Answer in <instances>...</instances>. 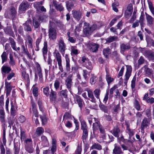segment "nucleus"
<instances>
[{
    "instance_id": "1",
    "label": "nucleus",
    "mask_w": 154,
    "mask_h": 154,
    "mask_svg": "<svg viewBox=\"0 0 154 154\" xmlns=\"http://www.w3.org/2000/svg\"><path fill=\"white\" fill-rule=\"evenodd\" d=\"M53 23L50 21V26L48 29V36L51 40H55L57 38V32L56 30L51 26Z\"/></svg>"
},
{
    "instance_id": "2",
    "label": "nucleus",
    "mask_w": 154,
    "mask_h": 154,
    "mask_svg": "<svg viewBox=\"0 0 154 154\" xmlns=\"http://www.w3.org/2000/svg\"><path fill=\"white\" fill-rule=\"evenodd\" d=\"M142 49L141 52L149 60L154 62V52L150 50H143V48H140Z\"/></svg>"
},
{
    "instance_id": "3",
    "label": "nucleus",
    "mask_w": 154,
    "mask_h": 154,
    "mask_svg": "<svg viewBox=\"0 0 154 154\" xmlns=\"http://www.w3.org/2000/svg\"><path fill=\"white\" fill-rule=\"evenodd\" d=\"M55 57L59 66V69L61 72L63 71V66L62 65L61 56L58 51L56 52V50L53 53Z\"/></svg>"
},
{
    "instance_id": "4",
    "label": "nucleus",
    "mask_w": 154,
    "mask_h": 154,
    "mask_svg": "<svg viewBox=\"0 0 154 154\" xmlns=\"http://www.w3.org/2000/svg\"><path fill=\"white\" fill-rule=\"evenodd\" d=\"M72 75L70 74L65 80V85L66 88L69 90V92L71 93V87L72 85Z\"/></svg>"
},
{
    "instance_id": "5",
    "label": "nucleus",
    "mask_w": 154,
    "mask_h": 154,
    "mask_svg": "<svg viewBox=\"0 0 154 154\" xmlns=\"http://www.w3.org/2000/svg\"><path fill=\"white\" fill-rule=\"evenodd\" d=\"M58 45L60 52L62 55L64 54L66 49V45L64 42L63 38L61 37L60 38L58 41Z\"/></svg>"
},
{
    "instance_id": "6",
    "label": "nucleus",
    "mask_w": 154,
    "mask_h": 154,
    "mask_svg": "<svg viewBox=\"0 0 154 154\" xmlns=\"http://www.w3.org/2000/svg\"><path fill=\"white\" fill-rule=\"evenodd\" d=\"M150 124L149 121L146 117H144L141 123L140 128L142 133L144 132V129L149 126Z\"/></svg>"
},
{
    "instance_id": "7",
    "label": "nucleus",
    "mask_w": 154,
    "mask_h": 154,
    "mask_svg": "<svg viewBox=\"0 0 154 154\" xmlns=\"http://www.w3.org/2000/svg\"><path fill=\"white\" fill-rule=\"evenodd\" d=\"M132 71V68L131 66L129 65L126 66V71L125 75V79L124 83L126 85L128 81Z\"/></svg>"
},
{
    "instance_id": "8",
    "label": "nucleus",
    "mask_w": 154,
    "mask_h": 154,
    "mask_svg": "<svg viewBox=\"0 0 154 154\" xmlns=\"http://www.w3.org/2000/svg\"><path fill=\"white\" fill-rule=\"evenodd\" d=\"M32 23V20L30 18H29L23 23V25L24 26V30L27 32H31L32 31L31 26L29 25V24Z\"/></svg>"
},
{
    "instance_id": "9",
    "label": "nucleus",
    "mask_w": 154,
    "mask_h": 154,
    "mask_svg": "<svg viewBox=\"0 0 154 154\" xmlns=\"http://www.w3.org/2000/svg\"><path fill=\"white\" fill-rule=\"evenodd\" d=\"M120 52L124 54L125 51L128 50L131 48L130 45L128 43H121L120 45Z\"/></svg>"
},
{
    "instance_id": "10",
    "label": "nucleus",
    "mask_w": 154,
    "mask_h": 154,
    "mask_svg": "<svg viewBox=\"0 0 154 154\" xmlns=\"http://www.w3.org/2000/svg\"><path fill=\"white\" fill-rule=\"evenodd\" d=\"M52 5L54 6V8L57 11L60 12L63 11L64 8L61 3H59L56 0H53Z\"/></svg>"
},
{
    "instance_id": "11",
    "label": "nucleus",
    "mask_w": 154,
    "mask_h": 154,
    "mask_svg": "<svg viewBox=\"0 0 154 154\" xmlns=\"http://www.w3.org/2000/svg\"><path fill=\"white\" fill-rule=\"evenodd\" d=\"M88 49L92 52H96L98 49L99 45L94 43H90L88 46Z\"/></svg>"
},
{
    "instance_id": "12",
    "label": "nucleus",
    "mask_w": 154,
    "mask_h": 154,
    "mask_svg": "<svg viewBox=\"0 0 154 154\" xmlns=\"http://www.w3.org/2000/svg\"><path fill=\"white\" fill-rule=\"evenodd\" d=\"M146 19L147 22V25L149 27H151L152 26L153 22L154 21V18L145 12Z\"/></svg>"
},
{
    "instance_id": "13",
    "label": "nucleus",
    "mask_w": 154,
    "mask_h": 154,
    "mask_svg": "<svg viewBox=\"0 0 154 154\" xmlns=\"http://www.w3.org/2000/svg\"><path fill=\"white\" fill-rule=\"evenodd\" d=\"M30 6V4L26 1H23L19 6V9L21 11H25Z\"/></svg>"
},
{
    "instance_id": "14",
    "label": "nucleus",
    "mask_w": 154,
    "mask_h": 154,
    "mask_svg": "<svg viewBox=\"0 0 154 154\" xmlns=\"http://www.w3.org/2000/svg\"><path fill=\"white\" fill-rule=\"evenodd\" d=\"M72 12L73 17L78 21L79 20L82 15L81 11L80 10H73Z\"/></svg>"
},
{
    "instance_id": "15",
    "label": "nucleus",
    "mask_w": 154,
    "mask_h": 154,
    "mask_svg": "<svg viewBox=\"0 0 154 154\" xmlns=\"http://www.w3.org/2000/svg\"><path fill=\"white\" fill-rule=\"evenodd\" d=\"M86 91L87 92L88 97L91 99V101L94 103H96V100L94 97L93 92L90 89H87Z\"/></svg>"
},
{
    "instance_id": "16",
    "label": "nucleus",
    "mask_w": 154,
    "mask_h": 154,
    "mask_svg": "<svg viewBox=\"0 0 154 154\" xmlns=\"http://www.w3.org/2000/svg\"><path fill=\"white\" fill-rule=\"evenodd\" d=\"M94 122L93 124V131H96L98 130V128L101 125L98 119L94 118Z\"/></svg>"
},
{
    "instance_id": "17",
    "label": "nucleus",
    "mask_w": 154,
    "mask_h": 154,
    "mask_svg": "<svg viewBox=\"0 0 154 154\" xmlns=\"http://www.w3.org/2000/svg\"><path fill=\"white\" fill-rule=\"evenodd\" d=\"M32 25L35 29L39 28L41 25V23L38 19L35 17L32 18Z\"/></svg>"
},
{
    "instance_id": "18",
    "label": "nucleus",
    "mask_w": 154,
    "mask_h": 154,
    "mask_svg": "<svg viewBox=\"0 0 154 154\" xmlns=\"http://www.w3.org/2000/svg\"><path fill=\"white\" fill-rule=\"evenodd\" d=\"M120 130L119 127L116 126L110 131V132L116 137H118Z\"/></svg>"
},
{
    "instance_id": "19",
    "label": "nucleus",
    "mask_w": 154,
    "mask_h": 154,
    "mask_svg": "<svg viewBox=\"0 0 154 154\" xmlns=\"http://www.w3.org/2000/svg\"><path fill=\"white\" fill-rule=\"evenodd\" d=\"M4 31L6 34L12 36L14 35V32L10 26H7L4 29Z\"/></svg>"
},
{
    "instance_id": "20",
    "label": "nucleus",
    "mask_w": 154,
    "mask_h": 154,
    "mask_svg": "<svg viewBox=\"0 0 154 154\" xmlns=\"http://www.w3.org/2000/svg\"><path fill=\"white\" fill-rule=\"evenodd\" d=\"M75 99L79 107L81 109L82 108L83 105L84 103L83 100L80 96L78 95L75 96Z\"/></svg>"
},
{
    "instance_id": "21",
    "label": "nucleus",
    "mask_w": 154,
    "mask_h": 154,
    "mask_svg": "<svg viewBox=\"0 0 154 154\" xmlns=\"http://www.w3.org/2000/svg\"><path fill=\"white\" fill-rule=\"evenodd\" d=\"M49 96L51 101L53 102H55L56 101L57 97V93L55 91H54L52 89L51 90Z\"/></svg>"
},
{
    "instance_id": "22",
    "label": "nucleus",
    "mask_w": 154,
    "mask_h": 154,
    "mask_svg": "<svg viewBox=\"0 0 154 154\" xmlns=\"http://www.w3.org/2000/svg\"><path fill=\"white\" fill-rule=\"evenodd\" d=\"M41 2H36L34 4V6L37 10H40L42 11L45 12L46 9L43 6H40V5H42Z\"/></svg>"
},
{
    "instance_id": "23",
    "label": "nucleus",
    "mask_w": 154,
    "mask_h": 154,
    "mask_svg": "<svg viewBox=\"0 0 154 154\" xmlns=\"http://www.w3.org/2000/svg\"><path fill=\"white\" fill-rule=\"evenodd\" d=\"M144 13L143 11H142L139 20H138L139 22L140 23L141 28L142 29H143L144 26L145 25V23L144 22Z\"/></svg>"
},
{
    "instance_id": "24",
    "label": "nucleus",
    "mask_w": 154,
    "mask_h": 154,
    "mask_svg": "<svg viewBox=\"0 0 154 154\" xmlns=\"http://www.w3.org/2000/svg\"><path fill=\"white\" fill-rule=\"evenodd\" d=\"M122 153L121 147L117 145L116 144H114V148L113 151V154H120Z\"/></svg>"
},
{
    "instance_id": "25",
    "label": "nucleus",
    "mask_w": 154,
    "mask_h": 154,
    "mask_svg": "<svg viewBox=\"0 0 154 154\" xmlns=\"http://www.w3.org/2000/svg\"><path fill=\"white\" fill-rule=\"evenodd\" d=\"M48 51L47 42L45 41L44 43V47L42 49V53L44 57V58L45 60L46 59V55H47Z\"/></svg>"
},
{
    "instance_id": "26",
    "label": "nucleus",
    "mask_w": 154,
    "mask_h": 154,
    "mask_svg": "<svg viewBox=\"0 0 154 154\" xmlns=\"http://www.w3.org/2000/svg\"><path fill=\"white\" fill-rule=\"evenodd\" d=\"M56 144L57 141L54 138L52 139V146L51 149V153L52 154H54L55 152L56 151Z\"/></svg>"
},
{
    "instance_id": "27",
    "label": "nucleus",
    "mask_w": 154,
    "mask_h": 154,
    "mask_svg": "<svg viewBox=\"0 0 154 154\" xmlns=\"http://www.w3.org/2000/svg\"><path fill=\"white\" fill-rule=\"evenodd\" d=\"M39 21L42 22H45L48 20V17L47 16L43 14H40L39 15L38 17Z\"/></svg>"
},
{
    "instance_id": "28",
    "label": "nucleus",
    "mask_w": 154,
    "mask_h": 154,
    "mask_svg": "<svg viewBox=\"0 0 154 154\" xmlns=\"http://www.w3.org/2000/svg\"><path fill=\"white\" fill-rule=\"evenodd\" d=\"M10 14L11 15V18L12 20H14L15 18L17 13L16 10L14 7H11L10 11Z\"/></svg>"
},
{
    "instance_id": "29",
    "label": "nucleus",
    "mask_w": 154,
    "mask_h": 154,
    "mask_svg": "<svg viewBox=\"0 0 154 154\" xmlns=\"http://www.w3.org/2000/svg\"><path fill=\"white\" fill-rule=\"evenodd\" d=\"M26 41L28 42V46L32 48L33 46V40L32 38L29 34H27L26 35Z\"/></svg>"
},
{
    "instance_id": "30",
    "label": "nucleus",
    "mask_w": 154,
    "mask_h": 154,
    "mask_svg": "<svg viewBox=\"0 0 154 154\" xmlns=\"http://www.w3.org/2000/svg\"><path fill=\"white\" fill-rule=\"evenodd\" d=\"M83 32L85 36H88L91 35L92 32L89 27H86L84 28Z\"/></svg>"
},
{
    "instance_id": "31",
    "label": "nucleus",
    "mask_w": 154,
    "mask_h": 154,
    "mask_svg": "<svg viewBox=\"0 0 154 154\" xmlns=\"http://www.w3.org/2000/svg\"><path fill=\"white\" fill-rule=\"evenodd\" d=\"M25 149L29 153H32L34 151L32 145H25Z\"/></svg>"
},
{
    "instance_id": "32",
    "label": "nucleus",
    "mask_w": 154,
    "mask_h": 154,
    "mask_svg": "<svg viewBox=\"0 0 154 154\" xmlns=\"http://www.w3.org/2000/svg\"><path fill=\"white\" fill-rule=\"evenodd\" d=\"M67 10L68 11H70L71 10L74 6V4L72 2H69L68 1H66L65 2Z\"/></svg>"
},
{
    "instance_id": "33",
    "label": "nucleus",
    "mask_w": 154,
    "mask_h": 154,
    "mask_svg": "<svg viewBox=\"0 0 154 154\" xmlns=\"http://www.w3.org/2000/svg\"><path fill=\"white\" fill-rule=\"evenodd\" d=\"M144 71L145 73L148 75H150L152 73V70L151 69L149 68L148 66L145 65L143 66Z\"/></svg>"
},
{
    "instance_id": "34",
    "label": "nucleus",
    "mask_w": 154,
    "mask_h": 154,
    "mask_svg": "<svg viewBox=\"0 0 154 154\" xmlns=\"http://www.w3.org/2000/svg\"><path fill=\"white\" fill-rule=\"evenodd\" d=\"M80 121L81 124V129L82 131L88 130V128L86 122L84 120H81Z\"/></svg>"
},
{
    "instance_id": "35",
    "label": "nucleus",
    "mask_w": 154,
    "mask_h": 154,
    "mask_svg": "<svg viewBox=\"0 0 154 154\" xmlns=\"http://www.w3.org/2000/svg\"><path fill=\"white\" fill-rule=\"evenodd\" d=\"M91 72V71L88 72L86 69H83V70L82 75L85 81H87L88 80L89 76Z\"/></svg>"
},
{
    "instance_id": "36",
    "label": "nucleus",
    "mask_w": 154,
    "mask_h": 154,
    "mask_svg": "<svg viewBox=\"0 0 154 154\" xmlns=\"http://www.w3.org/2000/svg\"><path fill=\"white\" fill-rule=\"evenodd\" d=\"M8 54V52L4 51L2 54L1 57L2 59V63H4L7 60Z\"/></svg>"
},
{
    "instance_id": "37",
    "label": "nucleus",
    "mask_w": 154,
    "mask_h": 154,
    "mask_svg": "<svg viewBox=\"0 0 154 154\" xmlns=\"http://www.w3.org/2000/svg\"><path fill=\"white\" fill-rule=\"evenodd\" d=\"M118 38V37L117 36H110L105 39L106 41V43H110L116 40Z\"/></svg>"
},
{
    "instance_id": "38",
    "label": "nucleus",
    "mask_w": 154,
    "mask_h": 154,
    "mask_svg": "<svg viewBox=\"0 0 154 154\" xmlns=\"http://www.w3.org/2000/svg\"><path fill=\"white\" fill-rule=\"evenodd\" d=\"M103 54L105 57L106 58H108L109 55L111 53V50L109 48H107L103 49Z\"/></svg>"
},
{
    "instance_id": "39",
    "label": "nucleus",
    "mask_w": 154,
    "mask_h": 154,
    "mask_svg": "<svg viewBox=\"0 0 154 154\" xmlns=\"http://www.w3.org/2000/svg\"><path fill=\"white\" fill-rule=\"evenodd\" d=\"M101 93V91L100 89L97 88L96 89L93 91V93L96 98L97 99H99L100 100V96Z\"/></svg>"
},
{
    "instance_id": "40",
    "label": "nucleus",
    "mask_w": 154,
    "mask_h": 154,
    "mask_svg": "<svg viewBox=\"0 0 154 154\" xmlns=\"http://www.w3.org/2000/svg\"><path fill=\"white\" fill-rule=\"evenodd\" d=\"M82 135V141L84 143L86 141V139L88 137V130H83Z\"/></svg>"
},
{
    "instance_id": "41",
    "label": "nucleus",
    "mask_w": 154,
    "mask_h": 154,
    "mask_svg": "<svg viewBox=\"0 0 154 154\" xmlns=\"http://www.w3.org/2000/svg\"><path fill=\"white\" fill-rule=\"evenodd\" d=\"M9 40L11 45V46L13 49L15 51H17L16 47V43L14 40L11 37H9Z\"/></svg>"
},
{
    "instance_id": "42",
    "label": "nucleus",
    "mask_w": 154,
    "mask_h": 154,
    "mask_svg": "<svg viewBox=\"0 0 154 154\" xmlns=\"http://www.w3.org/2000/svg\"><path fill=\"white\" fill-rule=\"evenodd\" d=\"M84 66L85 67L91 71L93 69L91 62V61H88L85 64H83Z\"/></svg>"
},
{
    "instance_id": "43",
    "label": "nucleus",
    "mask_w": 154,
    "mask_h": 154,
    "mask_svg": "<svg viewBox=\"0 0 154 154\" xmlns=\"http://www.w3.org/2000/svg\"><path fill=\"white\" fill-rule=\"evenodd\" d=\"M44 132V130L42 127H38L35 131L36 134L38 136H40Z\"/></svg>"
},
{
    "instance_id": "44",
    "label": "nucleus",
    "mask_w": 154,
    "mask_h": 154,
    "mask_svg": "<svg viewBox=\"0 0 154 154\" xmlns=\"http://www.w3.org/2000/svg\"><path fill=\"white\" fill-rule=\"evenodd\" d=\"M11 70V68L7 66H3L2 68V71L5 73H9Z\"/></svg>"
},
{
    "instance_id": "45",
    "label": "nucleus",
    "mask_w": 154,
    "mask_h": 154,
    "mask_svg": "<svg viewBox=\"0 0 154 154\" xmlns=\"http://www.w3.org/2000/svg\"><path fill=\"white\" fill-rule=\"evenodd\" d=\"M91 77L90 79V82L91 84L94 85L96 83L97 79V76L93 74H91Z\"/></svg>"
},
{
    "instance_id": "46",
    "label": "nucleus",
    "mask_w": 154,
    "mask_h": 154,
    "mask_svg": "<svg viewBox=\"0 0 154 154\" xmlns=\"http://www.w3.org/2000/svg\"><path fill=\"white\" fill-rule=\"evenodd\" d=\"M11 116L14 117L16 115V111L13 103H11Z\"/></svg>"
},
{
    "instance_id": "47",
    "label": "nucleus",
    "mask_w": 154,
    "mask_h": 154,
    "mask_svg": "<svg viewBox=\"0 0 154 154\" xmlns=\"http://www.w3.org/2000/svg\"><path fill=\"white\" fill-rule=\"evenodd\" d=\"M102 146L98 143H94L91 147V149H95L98 150L102 149Z\"/></svg>"
},
{
    "instance_id": "48",
    "label": "nucleus",
    "mask_w": 154,
    "mask_h": 154,
    "mask_svg": "<svg viewBox=\"0 0 154 154\" xmlns=\"http://www.w3.org/2000/svg\"><path fill=\"white\" fill-rule=\"evenodd\" d=\"M32 110L35 116V117H38V114L37 112L36 105L34 103H32Z\"/></svg>"
},
{
    "instance_id": "49",
    "label": "nucleus",
    "mask_w": 154,
    "mask_h": 154,
    "mask_svg": "<svg viewBox=\"0 0 154 154\" xmlns=\"http://www.w3.org/2000/svg\"><path fill=\"white\" fill-rule=\"evenodd\" d=\"M10 61L9 63L11 66H13L15 64V62L14 59L12 54H9Z\"/></svg>"
},
{
    "instance_id": "50",
    "label": "nucleus",
    "mask_w": 154,
    "mask_h": 154,
    "mask_svg": "<svg viewBox=\"0 0 154 154\" xmlns=\"http://www.w3.org/2000/svg\"><path fill=\"white\" fill-rule=\"evenodd\" d=\"M21 48L22 49L23 53L26 54L27 56L29 58L31 57V55L28 51V50L27 48V46L26 45V48H25V46L24 45H22L21 46Z\"/></svg>"
},
{
    "instance_id": "51",
    "label": "nucleus",
    "mask_w": 154,
    "mask_h": 154,
    "mask_svg": "<svg viewBox=\"0 0 154 154\" xmlns=\"http://www.w3.org/2000/svg\"><path fill=\"white\" fill-rule=\"evenodd\" d=\"M0 118L1 119V121L2 122H5V113L3 109L0 110Z\"/></svg>"
},
{
    "instance_id": "52",
    "label": "nucleus",
    "mask_w": 154,
    "mask_h": 154,
    "mask_svg": "<svg viewBox=\"0 0 154 154\" xmlns=\"http://www.w3.org/2000/svg\"><path fill=\"white\" fill-rule=\"evenodd\" d=\"M67 92L68 91L66 89L62 90L60 92V95L63 97L66 98L67 97Z\"/></svg>"
},
{
    "instance_id": "53",
    "label": "nucleus",
    "mask_w": 154,
    "mask_h": 154,
    "mask_svg": "<svg viewBox=\"0 0 154 154\" xmlns=\"http://www.w3.org/2000/svg\"><path fill=\"white\" fill-rule=\"evenodd\" d=\"M43 92L44 94L47 96L48 97L49 95V88L48 86L43 89Z\"/></svg>"
},
{
    "instance_id": "54",
    "label": "nucleus",
    "mask_w": 154,
    "mask_h": 154,
    "mask_svg": "<svg viewBox=\"0 0 154 154\" xmlns=\"http://www.w3.org/2000/svg\"><path fill=\"white\" fill-rule=\"evenodd\" d=\"M22 76L26 80L27 84L29 83V76L28 74L26 72H24L22 73Z\"/></svg>"
},
{
    "instance_id": "55",
    "label": "nucleus",
    "mask_w": 154,
    "mask_h": 154,
    "mask_svg": "<svg viewBox=\"0 0 154 154\" xmlns=\"http://www.w3.org/2000/svg\"><path fill=\"white\" fill-rule=\"evenodd\" d=\"M148 4L149 10L154 17V8L152 4L150 1H148Z\"/></svg>"
},
{
    "instance_id": "56",
    "label": "nucleus",
    "mask_w": 154,
    "mask_h": 154,
    "mask_svg": "<svg viewBox=\"0 0 154 154\" xmlns=\"http://www.w3.org/2000/svg\"><path fill=\"white\" fill-rule=\"evenodd\" d=\"M36 69L38 75L41 76V75H42V70L40 65L38 63H37L36 65Z\"/></svg>"
},
{
    "instance_id": "57",
    "label": "nucleus",
    "mask_w": 154,
    "mask_h": 154,
    "mask_svg": "<svg viewBox=\"0 0 154 154\" xmlns=\"http://www.w3.org/2000/svg\"><path fill=\"white\" fill-rule=\"evenodd\" d=\"M40 118L42 121V125H45L47 123V119L45 115L40 116Z\"/></svg>"
},
{
    "instance_id": "58",
    "label": "nucleus",
    "mask_w": 154,
    "mask_h": 154,
    "mask_svg": "<svg viewBox=\"0 0 154 154\" xmlns=\"http://www.w3.org/2000/svg\"><path fill=\"white\" fill-rule=\"evenodd\" d=\"M134 107L138 111L140 110V106L138 101L137 100H135L134 103Z\"/></svg>"
},
{
    "instance_id": "59",
    "label": "nucleus",
    "mask_w": 154,
    "mask_h": 154,
    "mask_svg": "<svg viewBox=\"0 0 154 154\" xmlns=\"http://www.w3.org/2000/svg\"><path fill=\"white\" fill-rule=\"evenodd\" d=\"M126 132L129 135V139H131V137L134 135V130L128 129V130H126Z\"/></svg>"
},
{
    "instance_id": "60",
    "label": "nucleus",
    "mask_w": 154,
    "mask_h": 154,
    "mask_svg": "<svg viewBox=\"0 0 154 154\" xmlns=\"http://www.w3.org/2000/svg\"><path fill=\"white\" fill-rule=\"evenodd\" d=\"M99 107L100 109L102 111H103L104 112L107 113V112L108 111L106 106L104 105L103 104H100L99 105Z\"/></svg>"
},
{
    "instance_id": "61",
    "label": "nucleus",
    "mask_w": 154,
    "mask_h": 154,
    "mask_svg": "<svg viewBox=\"0 0 154 154\" xmlns=\"http://www.w3.org/2000/svg\"><path fill=\"white\" fill-rule=\"evenodd\" d=\"M60 84V83L58 80H56L55 81L54 83V87L56 90H57L59 88Z\"/></svg>"
},
{
    "instance_id": "62",
    "label": "nucleus",
    "mask_w": 154,
    "mask_h": 154,
    "mask_svg": "<svg viewBox=\"0 0 154 154\" xmlns=\"http://www.w3.org/2000/svg\"><path fill=\"white\" fill-rule=\"evenodd\" d=\"M41 138V140L43 143L45 144L46 145H47L48 144V141L47 138L45 136L42 135Z\"/></svg>"
},
{
    "instance_id": "63",
    "label": "nucleus",
    "mask_w": 154,
    "mask_h": 154,
    "mask_svg": "<svg viewBox=\"0 0 154 154\" xmlns=\"http://www.w3.org/2000/svg\"><path fill=\"white\" fill-rule=\"evenodd\" d=\"M145 114L147 117L149 118L151 117V111L150 109H147L145 111Z\"/></svg>"
},
{
    "instance_id": "64",
    "label": "nucleus",
    "mask_w": 154,
    "mask_h": 154,
    "mask_svg": "<svg viewBox=\"0 0 154 154\" xmlns=\"http://www.w3.org/2000/svg\"><path fill=\"white\" fill-rule=\"evenodd\" d=\"M113 110L115 112H117L119 110H120V104H119L115 105L113 108Z\"/></svg>"
}]
</instances>
